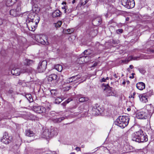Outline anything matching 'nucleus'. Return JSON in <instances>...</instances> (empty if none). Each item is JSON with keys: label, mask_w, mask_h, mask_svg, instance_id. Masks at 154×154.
Here are the masks:
<instances>
[{"label": "nucleus", "mask_w": 154, "mask_h": 154, "mask_svg": "<svg viewBox=\"0 0 154 154\" xmlns=\"http://www.w3.org/2000/svg\"><path fill=\"white\" fill-rule=\"evenodd\" d=\"M81 96L82 95H81V97L79 99V102H83L88 100L89 99L87 97H81Z\"/></svg>", "instance_id": "27"}, {"label": "nucleus", "mask_w": 154, "mask_h": 154, "mask_svg": "<svg viewBox=\"0 0 154 154\" xmlns=\"http://www.w3.org/2000/svg\"><path fill=\"white\" fill-rule=\"evenodd\" d=\"M62 24L61 22L60 21H59L57 23L55 24V26L56 27H59Z\"/></svg>", "instance_id": "37"}, {"label": "nucleus", "mask_w": 154, "mask_h": 154, "mask_svg": "<svg viewBox=\"0 0 154 154\" xmlns=\"http://www.w3.org/2000/svg\"><path fill=\"white\" fill-rule=\"evenodd\" d=\"M129 119L127 116H120L115 122V125L119 126L122 128H124L128 124Z\"/></svg>", "instance_id": "2"}, {"label": "nucleus", "mask_w": 154, "mask_h": 154, "mask_svg": "<svg viewBox=\"0 0 154 154\" xmlns=\"http://www.w3.org/2000/svg\"><path fill=\"white\" fill-rule=\"evenodd\" d=\"M62 9L64 10H65V9H66L65 8V7H62Z\"/></svg>", "instance_id": "61"}, {"label": "nucleus", "mask_w": 154, "mask_h": 154, "mask_svg": "<svg viewBox=\"0 0 154 154\" xmlns=\"http://www.w3.org/2000/svg\"><path fill=\"white\" fill-rule=\"evenodd\" d=\"M70 101V99H69L66 101H65V102H64L63 103H62V104L63 105V106H65L66 104L68 103Z\"/></svg>", "instance_id": "39"}, {"label": "nucleus", "mask_w": 154, "mask_h": 154, "mask_svg": "<svg viewBox=\"0 0 154 154\" xmlns=\"http://www.w3.org/2000/svg\"><path fill=\"white\" fill-rule=\"evenodd\" d=\"M58 133V131L57 128H51L50 131L51 137L56 136L57 135Z\"/></svg>", "instance_id": "14"}, {"label": "nucleus", "mask_w": 154, "mask_h": 154, "mask_svg": "<svg viewBox=\"0 0 154 154\" xmlns=\"http://www.w3.org/2000/svg\"><path fill=\"white\" fill-rule=\"evenodd\" d=\"M25 97L29 102H32V101L33 99L31 94H27L26 95Z\"/></svg>", "instance_id": "29"}, {"label": "nucleus", "mask_w": 154, "mask_h": 154, "mask_svg": "<svg viewBox=\"0 0 154 154\" xmlns=\"http://www.w3.org/2000/svg\"><path fill=\"white\" fill-rule=\"evenodd\" d=\"M75 149L78 151H80L81 150L80 148L79 147H76L75 148Z\"/></svg>", "instance_id": "44"}, {"label": "nucleus", "mask_w": 154, "mask_h": 154, "mask_svg": "<svg viewBox=\"0 0 154 154\" xmlns=\"http://www.w3.org/2000/svg\"><path fill=\"white\" fill-rule=\"evenodd\" d=\"M134 75H135V73H132V76H134Z\"/></svg>", "instance_id": "63"}, {"label": "nucleus", "mask_w": 154, "mask_h": 154, "mask_svg": "<svg viewBox=\"0 0 154 154\" xmlns=\"http://www.w3.org/2000/svg\"><path fill=\"white\" fill-rule=\"evenodd\" d=\"M101 20V18L99 17H97L92 20V24L96 26L99 25L100 23Z\"/></svg>", "instance_id": "16"}, {"label": "nucleus", "mask_w": 154, "mask_h": 154, "mask_svg": "<svg viewBox=\"0 0 154 154\" xmlns=\"http://www.w3.org/2000/svg\"><path fill=\"white\" fill-rule=\"evenodd\" d=\"M80 78L81 76L79 75L72 76V78H73L74 82H77L81 81L80 80H79L78 81V80L80 79ZM81 82V81H80V82Z\"/></svg>", "instance_id": "24"}, {"label": "nucleus", "mask_w": 154, "mask_h": 154, "mask_svg": "<svg viewBox=\"0 0 154 154\" xmlns=\"http://www.w3.org/2000/svg\"><path fill=\"white\" fill-rule=\"evenodd\" d=\"M70 86H67V87L66 88V90H69L70 89Z\"/></svg>", "instance_id": "53"}, {"label": "nucleus", "mask_w": 154, "mask_h": 154, "mask_svg": "<svg viewBox=\"0 0 154 154\" xmlns=\"http://www.w3.org/2000/svg\"><path fill=\"white\" fill-rule=\"evenodd\" d=\"M63 100L62 97H57L55 99V103L57 104H59Z\"/></svg>", "instance_id": "30"}, {"label": "nucleus", "mask_w": 154, "mask_h": 154, "mask_svg": "<svg viewBox=\"0 0 154 154\" xmlns=\"http://www.w3.org/2000/svg\"><path fill=\"white\" fill-rule=\"evenodd\" d=\"M57 76L55 74H52L49 75L48 77V80L49 82H51L56 80L57 78Z\"/></svg>", "instance_id": "18"}, {"label": "nucleus", "mask_w": 154, "mask_h": 154, "mask_svg": "<svg viewBox=\"0 0 154 154\" xmlns=\"http://www.w3.org/2000/svg\"><path fill=\"white\" fill-rule=\"evenodd\" d=\"M35 14L34 13H30L28 16V19L26 20H29V21L34 20L36 21L37 18L35 17Z\"/></svg>", "instance_id": "20"}, {"label": "nucleus", "mask_w": 154, "mask_h": 154, "mask_svg": "<svg viewBox=\"0 0 154 154\" xmlns=\"http://www.w3.org/2000/svg\"><path fill=\"white\" fill-rule=\"evenodd\" d=\"M130 78L133 79V78H134V76H130Z\"/></svg>", "instance_id": "62"}, {"label": "nucleus", "mask_w": 154, "mask_h": 154, "mask_svg": "<svg viewBox=\"0 0 154 154\" xmlns=\"http://www.w3.org/2000/svg\"><path fill=\"white\" fill-rule=\"evenodd\" d=\"M97 104H96L95 105V106H93L92 108V110L93 112H97V111L96 110L97 108Z\"/></svg>", "instance_id": "36"}, {"label": "nucleus", "mask_w": 154, "mask_h": 154, "mask_svg": "<svg viewBox=\"0 0 154 154\" xmlns=\"http://www.w3.org/2000/svg\"><path fill=\"white\" fill-rule=\"evenodd\" d=\"M105 0H97V1L98 2H104Z\"/></svg>", "instance_id": "50"}, {"label": "nucleus", "mask_w": 154, "mask_h": 154, "mask_svg": "<svg viewBox=\"0 0 154 154\" xmlns=\"http://www.w3.org/2000/svg\"><path fill=\"white\" fill-rule=\"evenodd\" d=\"M138 70L142 74H144L146 72L145 70L143 68H139Z\"/></svg>", "instance_id": "34"}, {"label": "nucleus", "mask_w": 154, "mask_h": 154, "mask_svg": "<svg viewBox=\"0 0 154 154\" xmlns=\"http://www.w3.org/2000/svg\"><path fill=\"white\" fill-rule=\"evenodd\" d=\"M48 92L49 93V94L50 93L51 95V96L54 97H55V96H57V91L55 90H51L48 91Z\"/></svg>", "instance_id": "23"}, {"label": "nucleus", "mask_w": 154, "mask_h": 154, "mask_svg": "<svg viewBox=\"0 0 154 154\" xmlns=\"http://www.w3.org/2000/svg\"><path fill=\"white\" fill-rule=\"evenodd\" d=\"M140 100L142 102L146 103L148 102V96L143 94H140L139 96Z\"/></svg>", "instance_id": "15"}, {"label": "nucleus", "mask_w": 154, "mask_h": 154, "mask_svg": "<svg viewBox=\"0 0 154 154\" xmlns=\"http://www.w3.org/2000/svg\"><path fill=\"white\" fill-rule=\"evenodd\" d=\"M135 94H136V93L135 92H134L133 93V95H131V97H132V98H134V96L135 95Z\"/></svg>", "instance_id": "51"}, {"label": "nucleus", "mask_w": 154, "mask_h": 154, "mask_svg": "<svg viewBox=\"0 0 154 154\" xmlns=\"http://www.w3.org/2000/svg\"><path fill=\"white\" fill-rule=\"evenodd\" d=\"M98 63L97 62L95 63L93 65L91 66L92 67H94L96 66L97 65Z\"/></svg>", "instance_id": "41"}, {"label": "nucleus", "mask_w": 154, "mask_h": 154, "mask_svg": "<svg viewBox=\"0 0 154 154\" xmlns=\"http://www.w3.org/2000/svg\"><path fill=\"white\" fill-rule=\"evenodd\" d=\"M27 72L26 69L22 70L18 68H14L11 71V73L13 75L16 76L19 75L20 73H24Z\"/></svg>", "instance_id": "10"}, {"label": "nucleus", "mask_w": 154, "mask_h": 154, "mask_svg": "<svg viewBox=\"0 0 154 154\" xmlns=\"http://www.w3.org/2000/svg\"><path fill=\"white\" fill-rule=\"evenodd\" d=\"M94 32H95V34H93L94 35H95L97 33V29H94Z\"/></svg>", "instance_id": "48"}, {"label": "nucleus", "mask_w": 154, "mask_h": 154, "mask_svg": "<svg viewBox=\"0 0 154 154\" xmlns=\"http://www.w3.org/2000/svg\"><path fill=\"white\" fill-rule=\"evenodd\" d=\"M47 63V61L45 60L40 61L38 64V71L39 72H44L46 68Z\"/></svg>", "instance_id": "6"}, {"label": "nucleus", "mask_w": 154, "mask_h": 154, "mask_svg": "<svg viewBox=\"0 0 154 154\" xmlns=\"http://www.w3.org/2000/svg\"><path fill=\"white\" fill-rule=\"evenodd\" d=\"M20 5L19 4L18 5L16 9H13L11 10L10 11V14L11 15L15 17L17 16L18 15V12L20 10Z\"/></svg>", "instance_id": "13"}, {"label": "nucleus", "mask_w": 154, "mask_h": 154, "mask_svg": "<svg viewBox=\"0 0 154 154\" xmlns=\"http://www.w3.org/2000/svg\"><path fill=\"white\" fill-rule=\"evenodd\" d=\"M12 139V137L9 136L8 133L5 132L1 139V141L5 144H8L11 142Z\"/></svg>", "instance_id": "8"}, {"label": "nucleus", "mask_w": 154, "mask_h": 154, "mask_svg": "<svg viewBox=\"0 0 154 154\" xmlns=\"http://www.w3.org/2000/svg\"><path fill=\"white\" fill-rule=\"evenodd\" d=\"M23 83V81L21 80H19L18 83V84H19L20 85H22Z\"/></svg>", "instance_id": "42"}, {"label": "nucleus", "mask_w": 154, "mask_h": 154, "mask_svg": "<svg viewBox=\"0 0 154 154\" xmlns=\"http://www.w3.org/2000/svg\"><path fill=\"white\" fill-rule=\"evenodd\" d=\"M73 32V30L72 29H68L66 30L65 33L68 34V33H71Z\"/></svg>", "instance_id": "33"}, {"label": "nucleus", "mask_w": 154, "mask_h": 154, "mask_svg": "<svg viewBox=\"0 0 154 154\" xmlns=\"http://www.w3.org/2000/svg\"><path fill=\"white\" fill-rule=\"evenodd\" d=\"M88 51V50H85L83 52V54L84 55H88V54H87L86 53Z\"/></svg>", "instance_id": "46"}, {"label": "nucleus", "mask_w": 154, "mask_h": 154, "mask_svg": "<svg viewBox=\"0 0 154 154\" xmlns=\"http://www.w3.org/2000/svg\"><path fill=\"white\" fill-rule=\"evenodd\" d=\"M136 87L137 88L140 90H142L145 88V85L143 82H140L136 84Z\"/></svg>", "instance_id": "19"}, {"label": "nucleus", "mask_w": 154, "mask_h": 154, "mask_svg": "<svg viewBox=\"0 0 154 154\" xmlns=\"http://www.w3.org/2000/svg\"><path fill=\"white\" fill-rule=\"evenodd\" d=\"M77 0H73L72 1V3L73 4H74L75 2H76L77 1Z\"/></svg>", "instance_id": "52"}, {"label": "nucleus", "mask_w": 154, "mask_h": 154, "mask_svg": "<svg viewBox=\"0 0 154 154\" xmlns=\"http://www.w3.org/2000/svg\"><path fill=\"white\" fill-rule=\"evenodd\" d=\"M89 0H81L80 3L82 5H85L88 1Z\"/></svg>", "instance_id": "32"}, {"label": "nucleus", "mask_w": 154, "mask_h": 154, "mask_svg": "<svg viewBox=\"0 0 154 154\" xmlns=\"http://www.w3.org/2000/svg\"><path fill=\"white\" fill-rule=\"evenodd\" d=\"M122 4L125 7L128 8H131L135 6L134 0H121Z\"/></svg>", "instance_id": "5"}, {"label": "nucleus", "mask_w": 154, "mask_h": 154, "mask_svg": "<svg viewBox=\"0 0 154 154\" xmlns=\"http://www.w3.org/2000/svg\"><path fill=\"white\" fill-rule=\"evenodd\" d=\"M67 83H69L70 82H74L72 77L68 78L66 80Z\"/></svg>", "instance_id": "35"}, {"label": "nucleus", "mask_w": 154, "mask_h": 154, "mask_svg": "<svg viewBox=\"0 0 154 154\" xmlns=\"http://www.w3.org/2000/svg\"><path fill=\"white\" fill-rule=\"evenodd\" d=\"M125 83L126 82L125 81H124L122 82V84L124 85H125Z\"/></svg>", "instance_id": "60"}, {"label": "nucleus", "mask_w": 154, "mask_h": 154, "mask_svg": "<svg viewBox=\"0 0 154 154\" xmlns=\"http://www.w3.org/2000/svg\"><path fill=\"white\" fill-rule=\"evenodd\" d=\"M108 1L110 2L114 3L115 2L116 0H108Z\"/></svg>", "instance_id": "47"}, {"label": "nucleus", "mask_w": 154, "mask_h": 154, "mask_svg": "<svg viewBox=\"0 0 154 154\" xmlns=\"http://www.w3.org/2000/svg\"><path fill=\"white\" fill-rule=\"evenodd\" d=\"M106 86H107L106 87V88L104 89V90H106V96L107 97L113 96L117 97L118 95L116 92L112 90V88L109 87L108 85Z\"/></svg>", "instance_id": "7"}, {"label": "nucleus", "mask_w": 154, "mask_h": 154, "mask_svg": "<svg viewBox=\"0 0 154 154\" xmlns=\"http://www.w3.org/2000/svg\"><path fill=\"white\" fill-rule=\"evenodd\" d=\"M152 95L151 94H149V93H147L146 94V95H149V96H150Z\"/></svg>", "instance_id": "58"}, {"label": "nucleus", "mask_w": 154, "mask_h": 154, "mask_svg": "<svg viewBox=\"0 0 154 154\" xmlns=\"http://www.w3.org/2000/svg\"><path fill=\"white\" fill-rule=\"evenodd\" d=\"M62 14V13L60 10H57L55 11L52 13V16L53 17L55 18L60 17Z\"/></svg>", "instance_id": "21"}, {"label": "nucleus", "mask_w": 154, "mask_h": 154, "mask_svg": "<svg viewBox=\"0 0 154 154\" xmlns=\"http://www.w3.org/2000/svg\"><path fill=\"white\" fill-rule=\"evenodd\" d=\"M64 118L63 117H61L58 118L54 119H53V122L54 123H59L61 122L62 120H63Z\"/></svg>", "instance_id": "26"}, {"label": "nucleus", "mask_w": 154, "mask_h": 154, "mask_svg": "<svg viewBox=\"0 0 154 154\" xmlns=\"http://www.w3.org/2000/svg\"><path fill=\"white\" fill-rule=\"evenodd\" d=\"M105 79H106V80H108L109 79V78L108 77H107Z\"/></svg>", "instance_id": "64"}, {"label": "nucleus", "mask_w": 154, "mask_h": 154, "mask_svg": "<svg viewBox=\"0 0 154 154\" xmlns=\"http://www.w3.org/2000/svg\"><path fill=\"white\" fill-rule=\"evenodd\" d=\"M3 23V20L2 19H0V25H1Z\"/></svg>", "instance_id": "49"}, {"label": "nucleus", "mask_w": 154, "mask_h": 154, "mask_svg": "<svg viewBox=\"0 0 154 154\" xmlns=\"http://www.w3.org/2000/svg\"><path fill=\"white\" fill-rule=\"evenodd\" d=\"M54 68L56 69L59 72L61 71L63 69L62 66L60 64L55 65Z\"/></svg>", "instance_id": "28"}, {"label": "nucleus", "mask_w": 154, "mask_h": 154, "mask_svg": "<svg viewBox=\"0 0 154 154\" xmlns=\"http://www.w3.org/2000/svg\"><path fill=\"white\" fill-rule=\"evenodd\" d=\"M131 137L132 140L139 143L146 142L148 140L147 135L142 130L133 133Z\"/></svg>", "instance_id": "1"}, {"label": "nucleus", "mask_w": 154, "mask_h": 154, "mask_svg": "<svg viewBox=\"0 0 154 154\" xmlns=\"http://www.w3.org/2000/svg\"><path fill=\"white\" fill-rule=\"evenodd\" d=\"M106 79L103 78L100 81L101 82H105L106 81Z\"/></svg>", "instance_id": "43"}, {"label": "nucleus", "mask_w": 154, "mask_h": 154, "mask_svg": "<svg viewBox=\"0 0 154 154\" xmlns=\"http://www.w3.org/2000/svg\"><path fill=\"white\" fill-rule=\"evenodd\" d=\"M113 76H114V77H115V78H116V79H120V78H119V77H118L117 75H116V74H113Z\"/></svg>", "instance_id": "45"}, {"label": "nucleus", "mask_w": 154, "mask_h": 154, "mask_svg": "<svg viewBox=\"0 0 154 154\" xmlns=\"http://www.w3.org/2000/svg\"><path fill=\"white\" fill-rule=\"evenodd\" d=\"M42 137L46 139H49L51 138L50 131L48 129L46 128H43L42 133Z\"/></svg>", "instance_id": "12"}, {"label": "nucleus", "mask_w": 154, "mask_h": 154, "mask_svg": "<svg viewBox=\"0 0 154 154\" xmlns=\"http://www.w3.org/2000/svg\"><path fill=\"white\" fill-rule=\"evenodd\" d=\"M131 59L135 60H138V59L140 58V57H133L132 56H131Z\"/></svg>", "instance_id": "40"}, {"label": "nucleus", "mask_w": 154, "mask_h": 154, "mask_svg": "<svg viewBox=\"0 0 154 154\" xmlns=\"http://www.w3.org/2000/svg\"><path fill=\"white\" fill-rule=\"evenodd\" d=\"M26 135L29 137H33L34 135V134L32 131L29 129H27L26 131Z\"/></svg>", "instance_id": "22"}, {"label": "nucleus", "mask_w": 154, "mask_h": 154, "mask_svg": "<svg viewBox=\"0 0 154 154\" xmlns=\"http://www.w3.org/2000/svg\"><path fill=\"white\" fill-rule=\"evenodd\" d=\"M129 67L131 69H133V68L134 66H133L132 65H130L129 66Z\"/></svg>", "instance_id": "54"}, {"label": "nucleus", "mask_w": 154, "mask_h": 154, "mask_svg": "<svg viewBox=\"0 0 154 154\" xmlns=\"http://www.w3.org/2000/svg\"><path fill=\"white\" fill-rule=\"evenodd\" d=\"M87 57H88L87 55L82 56L78 59L77 61L79 64L87 62V61L85 59V58Z\"/></svg>", "instance_id": "17"}, {"label": "nucleus", "mask_w": 154, "mask_h": 154, "mask_svg": "<svg viewBox=\"0 0 154 154\" xmlns=\"http://www.w3.org/2000/svg\"><path fill=\"white\" fill-rule=\"evenodd\" d=\"M27 27L30 30L34 31L36 29L37 26V24L39 22V20L37 21L35 20L30 21L29 20H26Z\"/></svg>", "instance_id": "4"}, {"label": "nucleus", "mask_w": 154, "mask_h": 154, "mask_svg": "<svg viewBox=\"0 0 154 154\" xmlns=\"http://www.w3.org/2000/svg\"><path fill=\"white\" fill-rule=\"evenodd\" d=\"M35 40L37 42L42 45H48L49 44V43L47 40V39H46V41H45L43 39L42 37L40 35H37L35 36Z\"/></svg>", "instance_id": "9"}, {"label": "nucleus", "mask_w": 154, "mask_h": 154, "mask_svg": "<svg viewBox=\"0 0 154 154\" xmlns=\"http://www.w3.org/2000/svg\"><path fill=\"white\" fill-rule=\"evenodd\" d=\"M129 17H127L126 18V21H128L129 20Z\"/></svg>", "instance_id": "56"}, {"label": "nucleus", "mask_w": 154, "mask_h": 154, "mask_svg": "<svg viewBox=\"0 0 154 154\" xmlns=\"http://www.w3.org/2000/svg\"><path fill=\"white\" fill-rule=\"evenodd\" d=\"M97 108L96 110L97 111V112H95L96 114L97 115H97H98L99 113H101L102 112V110L98 104H97Z\"/></svg>", "instance_id": "31"}, {"label": "nucleus", "mask_w": 154, "mask_h": 154, "mask_svg": "<svg viewBox=\"0 0 154 154\" xmlns=\"http://www.w3.org/2000/svg\"><path fill=\"white\" fill-rule=\"evenodd\" d=\"M34 62L32 60L28 59H26L24 63L25 65H30L32 64Z\"/></svg>", "instance_id": "25"}, {"label": "nucleus", "mask_w": 154, "mask_h": 154, "mask_svg": "<svg viewBox=\"0 0 154 154\" xmlns=\"http://www.w3.org/2000/svg\"><path fill=\"white\" fill-rule=\"evenodd\" d=\"M71 11H72L71 10H70V11H69V10H68V11H67V12H68V13H69L71 12Z\"/></svg>", "instance_id": "59"}, {"label": "nucleus", "mask_w": 154, "mask_h": 154, "mask_svg": "<svg viewBox=\"0 0 154 154\" xmlns=\"http://www.w3.org/2000/svg\"><path fill=\"white\" fill-rule=\"evenodd\" d=\"M32 109L34 112L39 113H45L47 114L50 110V108L48 107L45 108L38 105L33 106Z\"/></svg>", "instance_id": "3"}, {"label": "nucleus", "mask_w": 154, "mask_h": 154, "mask_svg": "<svg viewBox=\"0 0 154 154\" xmlns=\"http://www.w3.org/2000/svg\"><path fill=\"white\" fill-rule=\"evenodd\" d=\"M123 30L122 29H120L116 30V32L118 34H120L122 33Z\"/></svg>", "instance_id": "38"}, {"label": "nucleus", "mask_w": 154, "mask_h": 154, "mask_svg": "<svg viewBox=\"0 0 154 154\" xmlns=\"http://www.w3.org/2000/svg\"><path fill=\"white\" fill-rule=\"evenodd\" d=\"M148 116V114L147 112L143 111L139 112L136 114L137 117L140 119H146Z\"/></svg>", "instance_id": "11"}, {"label": "nucleus", "mask_w": 154, "mask_h": 154, "mask_svg": "<svg viewBox=\"0 0 154 154\" xmlns=\"http://www.w3.org/2000/svg\"><path fill=\"white\" fill-rule=\"evenodd\" d=\"M66 12H67V11H66V9H65V10H64V13H66Z\"/></svg>", "instance_id": "57"}, {"label": "nucleus", "mask_w": 154, "mask_h": 154, "mask_svg": "<svg viewBox=\"0 0 154 154\" xmlns=\"http://www.w3.org/2000/svg\"><path fill=\"white\" fill-rule=\"evenodd\" d=\"M150 50L153 53L154 52V48L153 49H151Z\"/></svg>", "instance_id": "55"}]
</instances>
